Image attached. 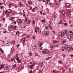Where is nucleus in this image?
Segmentation results:
<instances>
[{
  "mask_svg": "<svg viewBox=\"0 0 73 73\" xmlns=\"http://www.w3.org/2000/svg\"><path fill=\"white\" fill-rule=\"evenodd\" d=\"M11 9H8L7 10H6V11H5L3 13L4 15H5H5H6L7 13H8V16H9L10 15H11Z\"/></svg>",
  "mask_w": 73,
  "mask_h": 73,
  "instance_id": "f257e3e1",
  "label": "nucleus"
},
{
  "mask_svg": "<svg viewBox=\"0 0 73 73\" xmlns=\"http://www.w3.org/2000/svg\"><path fill=\"white\" fill-rule=\"evenodd\" d=\"M37 30L38 31V33H41V29L40 28H38V29L36 28H35V32L37 33Z\"/></svg>",
  "mask_w": 73,
  "mask_h": 73,
  "instance_id": "f03ea898",
  "label": "nucleus"
},
{
  "mask_svg": "<svg viewBox=\"0 0 73 73\" xmlns=\"http://www.w3.org/2000/svg\"><path fill=\"white\" fill-rule=\"evenodd\" d=\"M37 46L35 44L32 47V50H35V49H36V48H37Z\"/></svg>",
  "mask_w": 73,
  "mask_h": 73,
  "instance_id": "7ed1b4c3",
  "label": "nucleus"
},
{
  "mask_svg": "<svg viewBox=\"0 0 73 73\" xmlns=\"http://www.w3.org/2000/svg\"><path fill=\"white\" fill-rule=\"evenodd\" d=\"M17 22L19 24H21L22 23V20L21 19H18L17 20Z\"/></svg>",
  "mask_w": 73,
  "mask_h": 73,
  "instance_id": "20e7f679",
  "label": "nucleus"
},
{
  "mask_svg": "<svg viewBox=\"0 0 73 73\" xmlns=\"http://www.w3.org/2000/svg\"><path fill=\"white\" fill-rule=\"evenodd\" d=\"M64 33L63 32H60L59 33V35L60 36H62V35H64Z\"/></svg>",
  "mask_w": 73,
  "mask_h": 73,
  "instance_id": "39448f33",
  "label": "nucleus"
},
{
  "mask_svg": "<svg viewBox=\"0 0 73 73\" xmlns=\"http://www.w3.org/2000/svg\"><path fill=\"white\" fill-rule=\"evenodd\" d=\"M14 50H15V49L13 47L11 50V54H12L13 53V52H14Z\"/></svg>",
  "mask_w": 73,
  "mask_h": 73,
  "instance_id": "423d86ee",
  "label": "nucleus"
},
{
  "mask_svg": "<svg viewBox=\"0 0 73 73\" xmlns=\"http://www.w3.org/2000/svg\"><path fill=\"white\" fill-rule=\"evenodd\" d=\"M60 12L61 13H62V14L63 15H65V12L64 10H61L60 11Z\"/></svg>",
  "mask_w": 73,
  "mask_h": 73,
  "instance_id": "0eeeda50",
  "label": "nucleus"
},
{
  "mask_svg": "<svg viewBox=\"0 0 73 73\" xmlns=\"http://www.w3.org/2000/svg\"><path fill=\"white\" fill-rule=\"evenodd\" d=\"M54 50V48H53V47H52V46H50V52H52Z\"/></svg>",
  "mask_w": 73,
  "mask_h": 73,
  "instance_id": "6e6552de",
  "label": "nucleus"
},
{
  "mask_svg": "<svg viewBox=\"0 0 73 73\" xmlns=\"http://www.w3.org/2000/svg\"><path fill=\"white\" fill-rule=\"evenodd\" d=\"M25 38H23L21 39V42H22L23 43L25 42Z\"/></svg>",
  "mask_w": 73,
  "mask_h": 73,
  "instance_id": "1a4fd4ad",
  "label": "nucleus"
},
{
  "mask_svg": "<svg viewBox=\"0 0 73 73\" xmlns=\"http://www.w3.org/2000/svg\"><path fill=\"white\" fill-rule=\"evenodd\" d=\"M66 7H68L69 8H70L71 7V5H70V4L69 3H67L66 4Z\"/></svg>",
  "mask_w": 73,
  "mask_h": 73,
  "instance_id": "9d476101",
  "label": "nucleus"
},
{
  "mask_svg": "<svg viewBox=\"0 0 73 73\" xmlns=\"http://www.w3.org/2000/svg\"><path fill=\"white\" fill-rule=\"evenodd\" d=\"M55 1L56 4H60V0H55Z\"/></svg>",
  "mask_w": 73,
  "mask_h": 73,
  "instance_id": "9b49d317",
  "label": "nucleus"
},
{
  "mask_svg": "<svg viewBox=\"0 0 73 73\" xmlns=\"http://www.w3.org/2000/svg\"><path fill=\"white\" fill-rule=\"evenodd\" d=\"M43 45V43L42 42H39V47H41L42 46V45Z\"/></svg>",
  "mask_w": 73,
  "mask_h": 73,
  "instance_id": "f8f14e48",
  "label": "nucleus"
},
{
  "mask_svg": "<svg viewBox=\"0 0 73 73\" xmlns=\"http://www.w3.org/2000/svg\"><path fill=\"white\" fill-rule=\"evenodd\" d=\"M64 32L65 33L68 34V33H69V31H68V30H66L64 31Z\"/></svg>",
  "mask_w": 73,
  "mask_h": 73,
  "instance_id": "ddd939ff",
  "label": "nucleus"
},
{
  "mask_svg": "<svg viewBox=\"0 0 73 73\" xmlns=\"http://www.w3.org/2000/svg\"><path fill=\"white\" fill-rule=\"evenodd\" d=\"M17 56H18V54H17L16 57H17V58H16V60L17 61H18V60H19V58L17 57Z\"/></svg>",
  "mask_w": 73,
  "mask_h": 73,
  "instance_id": "4468645a",
  "label": "nucleus"
},
{
  "mask_svg": "<svg viewBox=\"0 0 73 73\" xmlns=\"http://www.w3.org/2000/svg\"><path fill=\"white\" fill-rule=\"evenodd\" d=\"M57 42H58V41L54 40L53 41V43L54 44H56V43H57Z\"/></svg>",
  "mask_w": 73,
  "mask_h": 73,
  "instance_id": "2eb2a0df",
  "label": "nucleus"
},
{
  "mask_svg": "<svg viewBox=\"0 0 73 73\" xmlns=\"http://www.w3.org/2000/svg\"><path fill=\"white\" fill-rule=\"evenodd\" d=\"M33 66H34L33 65H31L29 67L30 69H33Z\"/></svg>",
  "mask_w": 73,
  "mask_h": 73,
  "instance_id": "dca6fc26",
  "label": "nucleus"
},
{
  "mask_svg": "<svg viewBox=\"0 0 73 73\" xmlns=\"http://www.w3.org/2000/svg\"><path fill=\"white\" fill-rule=\"evenodd\" d=\"M19 4L20 5V7H23V5L21 4V2H19Z\"/></svg>",
  "mask_w": 73,
  "mask_h": 73,
  "instance_id": "f3484780",
  "label": "nucleus"
},
{
  "mask_svg": "<svg viewBox=\"0 0 73 73\" xmlns=\"http://www.w3.org/2000/svg\"><path fill=\"white\" fill-rule=\"evenodd\" d=\"M67 42V40H63V44H64V43H65Z\"/></svg>",
  "mask_w": 73,
  "mask_h": 73,
  "instance_id": "a211bd4d",
  "label": "nucleus"
},
{
  "mask_svg": "<svg viewBox=\"0 0 73 73\" xmlns=\"http://www.w3.org/2000/svg\"><path fill=\"white\" fill-rule=\"evenodd\" d=\"M48 1H49V0H46V1H45V4L46 5L48 3Z\"/></svg>",
  "mask_w": 73,
  "mask_h": 73,
  "instance_id": "6ab92c4d",
  "label": "nucleus"
},
{
  "mask_svg": "<svg viewBox=\"0 0 73 73\" xmlns=\"http://www.w3.org/2000/svg\"><path fill=\"white\" fill-rule=\"evenodd\" d=\"M67 50H68V52H70V51H71L70 48H69V47H68Z\"/></svg>",
  "mask_w": 73,
  "mask_h": 73,
  "instance_id": "aec40b11",
  "label": "nucleus"
},
{
  "mask_svg": "<svg viewBox=\"0 0 73 73\" xmlns=\"http://www.w3.org/2000/svg\"><path fill=\"white\" fill-rule=\"evenodd\" d=\"M0 50L1 51V52L2 53H4V52L3 51V50L1 48H0Z\"/></svg>",
  "mask_w": 73,
  "mask_h": 73,
  "instance_id": "412c9836",
  "label": "nucleus"
},
{
  "mask_svg": "<svg viewBox=\"0 0 73 73\" xmlns=\"http://www.w3.org/2000/svg\"><path fill=\"white\" fill-rule=\"evenodd\" d=\"M19 35V34H20V32H19V31H17V32H16L15 35Z\"/></svg>",
  "mask_w": 73,
  "mask_h": 73,
  "instance_id": "4be33fe9",
  "label": "nucleus"
},
{
  "mask_svg": "<svg viewBox=\"0 0 73 73\" xmlns=\"http://www.w3.org/2000/svg\"><path fill=\"white\" fill-rule=\"evenodd\" d=\"M68 11L69 12V14H70V13H71V11H72V10H71V9H69L68 10Z\"/></svg>",
  "mask_w": 73,
  "mask_h": 73,
  "instance_id": "5701e85b",
  "label": "nucleus"
},
{
  "mask_svg": "<svg viewBox=\"0 0 73 73\" xmlns=\"http://www.w3.org/2000/svg\"><path fill=\"white\" fill-rule=\"evenodd\" d=\"M67 37L68 38V39H70V38L71 37L70 36V35H69V36L67 35Z\"/></svg>",
  "mask_w": 73,
  "mask_h": 73,
  "instance_id": "b1692460",
  "label": "nucleus"
},
{
  "mask_svg": "<svg viewBox=\"0 0 73 73\" xmlns=\"http://www.w3.org/2000/svg\"><path fill=\"white\" fill-rule=\"evenodd\" d=\"M59 23L60 24H62V20H60Z\"/></svg>",
  "mask_w": 73,
  "mask_h": 73,
  "instance_id": "393cba45",
  "label": "nucleus"
},
{
  "mask_svg": "<svg viewBox=\"0 0 73 73\" xmlns=\"http://www.w3.org/2000/svg\"><path fill=\"white\" fill-rule=\"evenodd\" d=\"M42 22L43 23H45V19L42 20Z\"/></svg>",
  "mask_w": 73,
  "mask_h": 73,
  "instance_id": "a878e982",
  "label": "nucleus"
},
{
  "mask_svg": "<svg viewBox=\"0 0 73 73\" xmlns=\"http://www.w3.org/2000/svg\"><path fill=\"white\" fill-rule=\"evenodd\" d=\"M43 65V62H41L40 63V66L41 67H42V66Z\"/></svg>",
  "mask_w": 73,
  "mask_h": 73,
  "instance_id": "bb28decb",
  "label": "nucleus"
},
{
  "mask_svg": "<svg viewBox=\"0 0 73 73\" xmlns=\"http://www.w3.org/2000/svg\"><path fill=\"white\" fill-rule=\"evenodd\" d=\"M44 50H45V51H46V52H48H48H49L48 50L46 49H44Z\"/></svg>",
  "mask_w": 73,
  "mask_h": 73,
  "instance_id": "cd10ccee",
  "label": "nucleus"
},
{
  "mask_svg": "<svg viewBox=\"0 0 73 73\" xmlns=\"http://www.w3.org/2000/svg\"><path fill=\"white\" fill-rule=\"evenodd\" d=\"M17 62L19 63H20L21 62V60H17Z\"/></svg>",
  "mask_w": 73,
  "mask_h": 73,
  "instance_id": "c85d7f7f",
  "label": "nucleus"
},
{
  "mask_svg": "<svg viewBox=\"0 0 73 73\" xmlns=\"http://www.w3.org/2000/svg\"><path fill=\"white\" fill-rule=\"evenodd\" d=\"M42 53L43 54H46V51H43L42 52Z\"/></svg>",
  "mask_w": 73,
  "mask_h": 73,
  "instance_id": "c756f323",
  "label": "nucleus"
},
{
  "mask_svg": "<svg viewBox=\"0 0 73 73\" xmlns=\"http://www.w3.org/2000/svg\"><path fill=\"white\" fill-rule=\"evenodd\" d=\"M58 62H60L61 64H62V61H58Z\"/></svg>",
  "mask_w": 73,
  "mask_h": 73,
  "instance_id": "7c9ffc66",
  "label": "nucleus"
},
{
  "mask_svg": "<svg viewBox=\"0 0 73 73\" xmlns=\"http://www.w3.org/2000/svg\"><path fill=\"white\" fill-rule=\"evenodd\" d=\"M49 27L50 28V29H52V26H51V25H48Z\"/></svg>",
  "mask_w": 73,
  "mask_h": 73,
  "instance_id": "2f4dec72",
  "label": "nucleus"
},
{
  "mask_svg": "<svg viewBox=\"0 0 73 73\" xmlns=\"http://www.w3.org/2000/svg\"><path fill=\"white\" fill-rule=\"evenodd\" d=\"M29 4H31L32 3V1H30L29 2Z\"/></svg>",
  "mask_w": 73,
  "mask_h": 73,
  "instance_id": "473e14b6",
  "label": "nucleus"
},
{
  "mask_svg": "<svg viewBox=\"0 0 73 73\" xmlns=\"http://www.w3.org/2000/svg\"><path fill=\"white\" fill-rule=\"evenodd\" d=\"M23 16H25V12L23 13Z\"/></svg>",
  "mask_w": 73,
  "mask_h": 73,
  "instance_id": "72a5a7b5",
  "label": "nucleus"
},
{
  "mask_svg": "<svg viewBox=\"0 0 73 73\" xmlns=\"http://www.w3.org/2000/svg\"><path fill=\"white\" fill-rule=\"evenodd\" d=\"M16 64L13 65V68H15V67H16Z\"/></svg>",
  "mask_w": 73,
  "mask_h": 73,
  "instance_id": "f704fd0d",
  "label": "nucleus"
},
{
  "mask_svg": "<svg viewBox=\"0 0 73 73\" xmlns=\"http://www.w3.org/2000/svg\"><path fill=\"white\" fill-rule=\"evenodd\" d=\"M4 64H3L2 65H1V68H3V67H4Z\"/></svg>",
  "mask_w": 73,
  "mask_h": 73,
  "instance_id": "c9c22d12",
  "label": "nucleus"
},
{
  "mask_svg": "<svg viewBox=\"0 0 73 73\" xmlns=\"http://www.w3.org/2000/svg\"><path fill=\"white\" fill-rule=\"evenodd\" d=\"M35 55L36 56H37L38 54H37V52L35 53Z\"/></svg>",
  "mask_w": 73,
  "mask_h": 73,
  "instance_id": "e433bc0d",
  "label": "nucleus"
},
{
  "mask_svg": "<svg viewBox=\"0 0 73 73\" xmlns=\"http://www.w3.org/2000/svg\"><path fill=\"white\" fill-rule=\"evenodd\" d=\"M12 3H10L9 5V7H12Z\"/></svg>",
  "mask_w": 73,
  "mask_h": 73,
  "instance_id": "4c0bfd02",
  "label": "nucleus"
},
{
  "mask_svg": "<svg viewBox=\"0 0 73 73\" xmlns=\"http://www.w3.org/2000/svg\"><path fill=\"white\" fill-rule=\"evenodd\" d=\"M5 1H6V0H3V4H4V3H5Z\"/></svg>",
  "mask_w": 73,
  "mask_h": 73,
  "instance_id": "58836bf2",
  "label": "nucleus"
},
{
  "mask_svg": "<svg viewBox=\"0 0 73 73\" xmlns=\"http://www.w3.org/2000/svg\"><path fill=\"white\" fill-rule=\"evenodd\" d=\"M36 68L37 69V70H38L39 69V66H37L36 67Z\"/></svg>",
  "mask_w": 73,
  "mask_h": 73,
  "instance_id": "ea45409f",
  "label": "nucleus"
},
{
  "mask_svg": "<svg viewBox=\"0 0 73 73\" xmlns=\"http://www.w3.org/2000/svg\"><path fill=\"white\" fill-rule=\"evenodd\" d=\"M33 12H35V11H36V9L35 8H33Z\"/></svg>",
  "mask_w": 73,
  "mask_h": 73,
  "instance_id": "a19ab883",
  "label": "nucleus"
},
{
  "mask_svg": "<svg viewBox=\"0 0 73 73\" xmlns=\"http://www.w3.org/2000/svg\"><path fill=\"white\" fill-rule=\"evenodd\" d=\"M13 23H14V24H16V21H14L13 22Z\"/></svg>",
  "mask_w": 73,
  "mask_h": 73,
  "instance_id": "79ce46f5",
  "label": "nucleus"
},
{
  "mask_svg": "<svg viewBox=\"0 0 73 73\" xmlns=\"http://www.w3.org/2000/svg\"><path fill=\"white\" fill-rule=\"evenodd\" d=\"M51 7H53V5L52 4H51L50 5Z\"/></svg>",
  "mask_w": 73,
  "mask_h": 73,
  "instance_id": "37998d69",
  "label": "nucleus"
},
{
  "mask_svg": "<svg viewBox=\"0 0 73 73\" xmlns=\"http://www.w3.org/2000/svg\"><path fill=\"white\" fill-rule=\"evenodd\" d=\"M68 47H66L65 48V50H68Z\"/></svg>",
  "mask_w": 73,
  "mask_h": 73,
  "instance_id": "c03bdc74",
  "label": "nucleus"
},
{
  "mask_svg": "<svg viewBox=\"0 0 73 73\" xmlns=\"http://www.w3.org/2000/svg\"><path fill=\"white\" fill-rule=\"evenodd\" d=\"M3 8H4V7H3V6H2L0 8V9H3Z\"/></svg>",
  "mask_w": 73,
  "mask_h": 73,
  "instance_id": "a18cd8bd",
  "label": "nucleus"
},
{
  "mask_svg": "<svg viewBox=\"0 0 73 73\" xmlns=\"http://www.w3.org/2000/svg\"><path fill=\"white\" fill-rule=\"evenodd\" d=\"M29 55H30V57L31 56H32V53H29Z\"/></svg>",
  "mask_w": 73,
  "mask_h": 73,
  "instance_id": "49530a36",
  "label": "nucleus"
},
{
  "mask_svg": "<svg viewBox=\"0 0 73 73\" xmlns=\"http://www.w3.org/2000/svg\"><path fill=\"white\" fill-rule=\"evenodd\" d=\"M51 46H52V47H53L54 46V44H51Z\"/></svg>",
  "mask_w": 73,
  "mask_h": 73,
  "instance_id": "de8ad7c7",
  "label": "nucleus"
},
{
  "mask_svg": "<svg viewBox=\"0 0 73 73\" xmlns=\"http://www.w3.org/2000/svg\"><path fill=\"white\" fill-rule=\"evenodd\" d=\"M32 70H31L30 71H29V73H32L33 72Z\"/></svg>",
  "mask_w": 73,
  "mask_h": 73,
  "instance_id": "09e8293b",
  "label": "nucleus"
},
{
  "mask_svg": "<svg viewBox=\"0 0 73 73\" xmlns=\"http://www.w3.org/2000/svg\"><path fill=\"white\" fill-rule=\"evenodd\" d=\"M48 34H49V31H47L46 32V35H48Z\"/></svg>",
  "mask_w": 73,
  "mask_h": 73,
  "instance_id": "8fccbe9b",
  "label": "nucleus"
},
{
  "mask_svg": "<svg viewBox=\"0 0 73 73\" xmlns=\"http://www.w3.org/2000/svg\"><path fill=\"white\" fill-rule=\"evenodd\" d=\"M34 21H34V20H33V22H32L33 24H34L35 23Z\"/></svg>",
  "mask_w": 73,
  "mask_h": 73,
  "instance_id": "3c124183",
  "label": "nucleus"
},
{
  "mask_svg": "<svg viewBox=\"0 0 73 73\" xmlns=\"http://www.w3.org/2000/svg\"><path fill=\"white\" fill-rule=\"evenodd\" d=\"M33 38V39H35V36H33V37H32Z\"/></svg>",
  "mask_w": 73,
  "mask_h": 73,
  "instance_id": "603ef678",
  "label": "nucleus"
},
{
  "mask_svg": "<svg viewBox=\"0 0 73 73\" xmlns=\"http://www.w3.org/2000/svg\"><path fill=\"white\" fill-rule=\"evenodd\" d=\"M48 59H51V58H52V56L48 57Z\"/></svg>",
  "mask_w": 73,
  "mask_h": 73,
  "instance_id": "864d4df0",
  "label": "nucleus"
},
{
  "mask_svg": "<svg viewBox=\"0 0 73 73\" xmlns=\"http://www.w3.org/2000/svg\"><path fill=\"white\" fill-rule=\"evenodd\" d=\"M12 60H13V61H14V62H15V61H16L15 60V58H13Z\"/></svg>",
  "mask_w": 73,
  "mask_h": 73,
  "instance_id": "5fc2aeb1",
  "label": "nucleus"
},
{
  "mask_svg": "<svg viewBox=\"0 0 73 73\" xmlns=\"http://www.w3.org/2000/svg\"><path fill=\"white\" fill-rule=\"evenodd\" d=\"M64 25L65 26H66V25H67V23H64Z\"/></svg>",
  "mask_w": 73,
  "mask_h": 73,
  "instance_id": "6e6d98bb",
  "label": "nucleus"
},
{
  "mask_svg": "<svg viewBox=\"0 0 73 73\" xmlns=\"http://www.w3.org/2000/svg\"><path fill=\"white\" fill-rule=\"evenodd\" d=\"M5 68L6 70L8 68V66H5Z\"/></svg>",
  "mask_w": 73,
  "mask_h": 73,
  "instance_id": "4d7b16f0",
  "label": "nucleus"
},
{
  "mask_svg": "<svg viewBox=\"0 0 73 73\" xmlns=\"http://www.w3.org/2000/svg\"><path fill=\"white\" fill-rule=\"evenodd\" d=\"M5 20V18H3V21H4Z\"/></svg>",
  "mask_w": 73,
  "mask_h": 73,
  "instance_id": "13d9d810",
  "label": "nucleus"
},
{
  "mask_svg": "<svg viewBox=\"0 0 73 73\" xmlns=\"http://www.w3.org/2000/svg\"><path fill=\"white\" fill-rule=\"evenodd\" d=\"M9 29H11V26H9Z\"/></svg>",
  "mask_w": 73,
  "mask_h": 73,
  "instance_id": "bf43d9fd",
  "label": "nucleus"
},
{
  "mask_svg": "<svg viewBox=\"0 0 73 73\" xmlns=\"http://www.w3.org/2000/svg\"><path fill=\"white\" fill-rule=\"evenodd\" d=\"M14 29H17V27L16 26L14 27Z\"/></svg>",
  "mask_w": 73,
  "mask_h": 73,
  "instance_id": "052dcab7",
  "label": "nucleus"
},
{
  "mask_svg": "<svg viewBox=\"0 0 73 73\" xmlns=\"http://www.w3.org/2000/svg\"><path fill=\"white\" fill-rule=\"evenodd\" d=\"M54 17L55 19H57V16L56 15H55L54 16Z\"/></svg>",
  "mask_w": 73,
  "mask_h": 73,
  "instance_id": "680f3d73",
  "label": "nucleus"
},
{
  "mask_svg": "<svg viewBox=\"0 0 73 73\" xmlns=\"http://www.w3.org/2000/svg\"><path fill=\"white\" fill-rule=\"evenodd\" d=\"M57 46H54H54H53V47H54V48H56V47H57Z\"/></svg>",
  "mask_w": 73,
  "mask_h": 73,
  "instance_id": "e2e57ef3",
  "label": "nucleus"
},
{
  "mask_svg": "<svg viewBox=\"0 0 73 73\" xmlns=\"http://www.w3.org/2000/svg\"><path fill=\"white\" fill-rule=\"evenodd\" d=\"M40 14H41V15H42V11H40Z\"/></svg>",
  "mask_w": 73,
  "mask_h": 73,
  "instance_id": "0e129e2a",
  "label": "nucleus"
},
{
  "mask_svg": "<svg viewBox=\"0 0 73 73\" xmlns=\"http://www.w3.org/2000/svg\"><path fill=\"white\" fill-rule=\"evenodd\" d=\"M11 21H13V18H12L11 19Z\"/></svg>",
  "mask_w": 73,
  "mask_h": 73,
  "instance_id": "69168bd1",
  "label": "nucleus"
},
{
  "mask_svg": "<svg viewBox=\"0 0 73 73\" xmlns=\"http://www.w3.org/2000/svg\"><path fill=\"white\" fill-rule=\"evenodd\" d=\"M53 72L54 73H56V71L55 70H54L53 71Z\"/></svg>",
  "mask_w": 73,
  "mask_h": 73,
  "instance_id": "338daca9",
  "label": "nucleus"
},
{
  "mask_svg": "<svg viewBox=\"0 0 73 73\" xmlns=\"http://www.w3.org/2000/svg\"><path fill=\"white\" fill-rule=\"evenodd\" d=\"M13 27H14V26H13V25H12L11 26V28H13Z\"/></svg>",
  "mask_w": 73,
  "mask_h": 73,
  "instance_id": "774afa93",
  "label": "nucleus"
}]
</instances>
